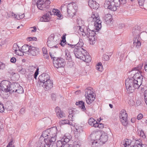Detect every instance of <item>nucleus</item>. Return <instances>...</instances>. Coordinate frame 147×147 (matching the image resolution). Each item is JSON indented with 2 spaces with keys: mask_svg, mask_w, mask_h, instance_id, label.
<instances>
[{
  "mask_svg": "<svg viewBox=\"0 0 147 147\" xmlns=\"http://www.w3.org/2000/svg\"><path fill=\"white\" fill-rule=\"evenodd\" d=\"M89 20L94 22V30H90L89 28L87 29L86 35L88 38L90 44L93 45L95 42V30H96L97 31L100 29L101 27V22L99 19L98 14L96 12L93 13Z\"/></svg>",
  "mask_w": 147,
  "mask_h": 147,
  "instance_id": "obj_1",
  "label": "nucleus"
},
{
  "mask_svg": "<svg viewBox=\"0 0 147 147\" xmlns=\"http://www.w3.org/2000/svg\"><path fill=\"white\" fill-rule=\"evenodd\" d=\"M57 131V128L55 127H53L48 129L42 132L40 138L42 139V138H45L47 137V138L45 139H46L47 140H48L53 145L56 140Z\"/></svg>",
  "mask_w": 147,
  "mask_h": 147,
  "instance_id": "obj_2",
  "label": "nucleus"
},
{
  "mask_svg": "<svg viewBox=\"0 0 147 147\" xmlns=\"http://www.w3.org/2000/svg\"><path fill=\"white\" fill-rule=\"evenodd\" d=\"M74 53L76 58L88 63L91 61V57L87 51L82 48L75 47Z\"/></svg>",
  "mask_w": 147,
  "mask_h": 147,
  "instance_id": "obj_3",
  "label": "nucleus"
},
{
  "mask_svg": "<svg viewBox=\"0 0 147 147\" xmlns=\"http://www.w3.org/2000/svg\"><path fill=\"white\" fill-rule=\"evenodd\" d=\"M125 86L128 93L133 92L135 89L139 88L142 84H139L138 82L134 78H128L125 81Z\"/></svg>",
  "mask_w": 147,
  "mask_h": 147,
  "instance_id": "obj_4",
  "label": "nucleus"
},
{
  "mask_svg": "<svg viewBox=\"0 0 147 147\" xmlns=\"http://www.w3.org/2000/svg\"><path fill=\"white\" fill-rule=\"evenodd\" d=\"M139 29L138 27L135 26L133 28L132 30V35L134 37L133 44L137 48L139 47L141 45L140 36V32Z\"/></svg>",
  "mask_w": 147,
  "mask_h": 147,
  "instance_id": "obj_5",
  "label": "nucleus"
},
{
  "mask_svg": "<svg viewBox=\"0 0 147 147\" xmlns=\"http://www.w3.org/2000/svg\"><path fill=\"white\" fill-rule=\"evenodd\" d=\"M119 0H106L104 4V7L105 8L115 11L117 10V7L119 5Z\"/></svg>",
  "mask_w": 147,
  "mask_h": 147,
  "instance_id": "obj_6",
  "label": "nucleus"
},
{
  "mask_svg": "<svg viewBox=\"0 0 147 147\" xmlns=\"http://www.w3.org/2000/svg\"><path fill=\"white\" fill-rule=\"evenodd\" d=\"M85 96L86 103L88 105L92 103L95 98V95L92 90L91 88H86L85 90Z\"/></svg>",
  "mask_w": 147,
  "mask_h": 147,
  "instance_id": "obj_7",
  "label": "nucleus"
},
{
  "mask_svg": "<svg viewBox=\"0 0 147 147\" xmlns=\"http://www.w3.org/2000/svg\"><path fill=\"white\" fill-rule=\"evenodd\" d=\"M78 7L74 3H71L67 5V16L70 18H73L76 15Z\"/></svg>",
  "mask_w": 147,
  "mask_h": 147,
  "instance_id": "obj_8",
  "label": "nucleus"
},
{
  "mask_svg": "<svg viewBox=\"0 0 147 147\" xmlns=\"http://www.w3.org/2000/svg\"><path fill=\"white\" fill-rule=\"evenodd\" d=\"M71 136L69 134H65L57 142L56 145L57 147H63L65 144H67L71 139Z\"/></svg>",
  "mask_w": 147,
  "mask_h": 147,
  "instance_id": "obj_9",
  "label": "nucleus"
},
{
  "mask_svg": "<svg viewBox=\"0 0 147 147\" xmlns=\"http://www.w3.org/2000/svg\"><path fill=\"white\" fill-rule=\"evenodd\" d=\"M47 45L50 48H58V42L55 37L53 35H51L48 37L47 40Z\"/></svg>",
  "mask_w": 147,
  "mask_h": 147,
  "instance_id": "obj_10",
  "label": "nucleus"
},
{
  "mask_svg": "<svg viewBox=\"0 0 147 147\" xmlns=\"http://www.w3.org/2000/svg\"><path fill=\"white\" fill-rule=\"evenodd\" d=\"M50 2L48 0H38L37 6L41 10H44L49 5Z\"/></svg>",
  "mask_w": 147,
  "mask_h": 147,
  "instance_id": "obj_11",
  "label": "nucleus"
},
{
  "mask_svg": "<svg viewBox=\"0 0 147 147\" xmlns=\"http://www.w3.org/2000/svg\"><path fill=\"white\" fill-rule=\"evenodd\" d=\"M119 116L120 121L122 124L125 126L127 125L128 124L127 115L125 111L124 110H122L120 111Z\"/></svg>",
  "mask_w": 147,
  "mask_h": 147,
  "instance_id": "obj_12",
  "label": "nucleus"
},
{
  "mask_svg": "<svg viewBox=\"0 0 147 147\" xmlns=\"http://www.w3.org/2000/svg\"><path fill=\"white\" fill-rule=\"evenodd\" d=\"M54 66L57 68L63 67L65 63L64 59L61 58H58L56 60L53 61Z\"/></svg>",
  "mask_w": 147,
  "mask_h": 147,
  "instance_id": "obj_13",
  "label": "nucleus"
},
{
  "mask_svg": "<svg viewBox=\"0 0 147 147\" xmlns=\"http://www.w3.org/2000/svg\"><path fill=\"white\" fill-rule=\"evenodd\" d=\"M10 82L8 81L4 80L2 81L0 84L1 89L3 91L6 92L9 91Z\"/></svg>",
  "mask_w": 147,
  "mask_h": 147,
  "instance_id": "obj_14",
  "label": "nucleus"
},
{
  "mask_svg": "<svg viewBox=\"0 0 147 147\" xmlns=\"http://www.w3.org/2000/svg\"><path fill=\"white\" fill-rule=\"evenodd\" d=\"M108 136L107 133L105 132H103L102 133L101 135L98 138V136L96 137L98 140L100 144L102 145L105 144L106 142L108 140Z\"/></svg>",
  "mask_w": 147,
  "mask_h": 147,
  "instance_id": "obj_15",
  "label": "nucleus"
},
{
  "mask_svg": "<svg viewBox=\"0 0 147 147\" xmlns=\"http://www.w3.org/2000/svg\"><path fill=\"white\" fill-rule=\"evenodd\" d=\"M53 145L52 144L46 139L44 138L43 141L38 142L37 147H52Z\"/></svg>",
  "mask_w": 147,
  "mask_h": 147,
  "instance_id": "obj_16",
  "label": "nucleus"
},
{
  "mask_svg": "<svg viewBox=\"0 0 147 147\" xmlns=\"http://www.w3.org/2000/svg\"><path fill=\"white\" fill-rule=\"evenodd\" d=\"M49 76L47 74H43L40 75L38 78L41 84L50 80Z\"/></svg>",
  "mask_w": 147,
  "mask_h": 147,
  "instance_id": "obj_17",
  "label": "nucleus"
},
{
  "mask_svg": "<svg viewBox=\"0 0 147 147\" xmlns=\"http://www.w3.org/2000/svg\"><path fill=\"white\" fill-rule=\"evenodd\" d=\"M28 69L30 72H34L36 70L34 74L33 75H32V78H34L36 79L38 74V68L37 67L36 68V67L35 66L30 65Z\"/></svg>",
  "mask_w": 147,
  "mask_h": 147,
  "instance_id": "obj_18",
  "label": "nucleus"
},
{
  "mask_svg": "<svg viewBox=\"0 0 147 147\" xmlns=\"http://www.w3.org/2000/svg\"><path fill=\"white\" fill-rule=\"evenodd\" d=\"M42 84V86L45 90H49L53 87V82L51 80L44 82Z\"/></svg>",
  "mask_w": 147,
  "mask_h": 147,
  "instance_id": "obj_19",
  "label": "nucleus"
},
{
  "mask_svg": "<svg viewBox=\"0 0 147 147\" xmlns=\"http://www.w3.org/2000/svg\"><path fill=\"white\" fill-rule=\"evenodd\" d=\"M140 72L139 71H138L137 70H136L134 73L135 74L132 78L136 80L138 82V83L139 84H142L143 77Z\"/></svg>",
  "mask_w": 147,
  "mask_h": 147,
  "instance_id": "obj_20",
  "label": "nucleus"
},
{
  "mask_svg": "<svg viewBox=\"0 0 147 147\" xmlns=\"http://www.w3.org/2000/svg\"><path fill=\"white\" fill-rule=\"evenodd\" d=\"M52 15V13L50 12H47L44 14L40 18V21L41 22H47L49 21L51 18V16Z\"/></svg>",
  "mask_w": 147,
  "mask_h": 147,
  "instance_id": "obj_21",
  "label": "nucleus"
},
{
  "mask_svg": "<svg viewBox=\"0 0 147 147\" xmlns=\"http://www.w3.org/2000/svg\"><path fill=\"white\" fill-rule=\"evenodd\" d=\"M30 49L28 54L31 55L35 56L38 54V49L34 47L30 46Z\"/></svg>",
  "mask_w": 147,
  "mask_h": 147,
  "instance_id": "obj_22",
  "label": "nucleus"
},
{
  "mask_svg": "<svg viewBox=\"0 0 147 147\" xmlns=\"http://www.w3.org/2000/svg\"><path fill=\"white\" fill-rule=\"evenodd\" d=\"M84 26H78L76 27L75 28L78 30V32L80 35L83 36L86 35V32H85L84 29Z\"/></svg>",
  "mask_w": 147,
  "mask_h": 147,
  "instance_id": "obj_23",
  "label": "nucleus"
},
{
  "mask_svg": "<svg viewBox=\"0 0 147 147\" xmlns=\"http://www.w3.org/2000/svg\"><path fill=\"white\" fill-rule=\"evenodd\" d=\"M55 109L58 118H61L65 117L64 113L61 110L59 107H57Z\"/></svg>",
  "mask_w": 147,
  "mask_h": 147,
  "instance_id": "obj_24",
  "label": "nucleus"
},
{
  "mask_svg": "<svg viewBox=\"0 0 147 147\" xmlns=\"http://www.w3.org/2000/svg\"><path fill=\"white\" fill-rule=\"evenodd\" d=\"M112 16L109 14H107L105 15L104 17V19L105 23L107 24H110L112 20Z\"/></svg>",
  "mask_w": 147,
  "mask_h": 147,
  "instance_id": "obj_25",
  "label": "nucleus"
},
{
  "mask_svg": "<svg viewBox=\"0 0 147 147\" xmlns=\"http://www.w3.org/2000/svg\"><path fill=\"white\" fill-rule=\"evenodd\" d=\"M18 86V84L17 83H14L13 84L10 83L8 92L11 93L15 92L16 88H17L16 86Z\"/></svg>",
  "mask_w": 147,
  "mask_h": 147,
  "instance_id": "obj_26",
  "label": "nucleus"
},
{
  "mask_svg": "<svg viewBox=\"0 0 147 147\" xmlns=\"http://www.w3.org/2000/svg\"><path fill=\"white\" fill-rule=\"evenodd\" d=\"M68 45L69 46V47L72 48H74L75 47H77L78 48H82V47L83 45V43L82 39H80L79 42L76 44L75 45H72L70 44H68Z\"/></svg>",
  "mask_w": 147,
  "mask_h": 147,
  "instance_id": "obj_27",
  "label": "nucleus"
},
{
  "mask_svg": "<svg viewBox=\"0 0 147 147\" xmlns=\"http://www.w3.org/2000/svg\"><path fill=\"white\" fill-rule=\"evenodd\" d=\"M88 4L91 9L96 8L98 6L96 2L93 0H89L88 1Z\"/></svg>",
  "mask_w": 147,
  "mask_h": 147,
  "instance_id": "obj_28",
  "label": "nucleus"
},
{
  "mask_svg": "<svg viewBox=\"0 0 147 147\" xmlns=\"http://www.w3.org/2000/svg\"><path fill=\"white\" fill-rule=\"evenodd\" d=\"M76 105H78L81 110L83 111H85L86 110L84 105V103L82 101L78 102H76Z\"/></svg>",
  "mask_w": 147,
  "mask_h": 147,
  "instance_id": "obj_29",
  "label": "nucleus"
},
{
  "mask_svg": "<svg viewBox=\"0 0 147 147\" xmlns=\"http://www.w3.org/2000/svg\"><path fill=\"white\" fill-rule=\"evenodd\" d=\"M30 47V46L28 45H24L22 47L21 49L23 53H26L28 54Z\"/></svg>",
  "mask_w": 147,
  "mask_h": 147,
  "instance_id": "obj_30",
  "label": "nucleus"
},
{
  "mask_svg": "<svg viewBox=\"0 0 147 147\" xmlns=\"http://www.w3.org/2000/svg\"><path fill=\"white\" fill-rule=\"evenodd\" d=\"M97 121L92 117L90 118L88 120V123L89 125L92 127H95Z\"/></svg>",
  "mask_w": 147,
  "mask_h": 147,
  "instance_id": "obj_31",
  "label": "nucleus"
},
{
  "mask_svg": "<svg viewBox=\"0 0 147 147\" xmlns=\"http://www.w3.org/2000/svg\"><path fill=\"white\" fill-rule=\"evenodd\" d=\"M131 143V140L128 139H125L121 143L123 146L122 147H129Z\"/></svg>",
  "mask_w": 147,
  "mask_h": 147,
  "instance_id": "obj_32",
  "label": "nucleus"
},
{
  "mask_svg": "<svg viewBox=\"0 0 147 147\" xmlns=\"http://www.w3.org/2000/svg\"><path fill=\"white\" fill-rule=\"evenodd\" d=\"M52 12L53 14H54V15L57 16V17L59 18V19L62 18L61 15L58 9H54L52 10Z\"/></svg>",
  "mask_w": 147,
  "mask_h": 147,
  "instance_id": "obj_33",
  "label": "nucleus"
},
{
  "mask_svg": "<svg viewBox=\"0 0 147 147\" xmlns=\"http://www.w3.org/2000/svg\"><path fill=\"white\" fill-rule=\"evenodd\" d=\"M143 66V64L142 63L139 64L138 67H135L130 72L131 73V74H133L135 72V71L136 70H137L138 71L140 72V70L142 69Z\"/></svg>",
  "mask_w": 147,
  "mask_h": 147,
  "instance_id": "obj_34",
  "label": "nucleus"
},
{
  "mask_svg": "<svg viewBox=\"0 0 147 147\" xmlns=\"http://www.w3.org/2000/svg\"><path fill=\"white\" fill-rule=\"evenodd\" d=\"M91 146L92 147H96L100 146V144L99 140L97 138L96 140H92L91 142Z\"/></svg>",
  "mask_w": 147,
  "mask_h": 147,
  "instance_id": "obj_35",
  "label": "nucleus"
},
{
  "mask_svg": "<svg viewBox=\"0 0 147 147\" xmlns=\"http://www.w3.org/2000/svg\"><path fill=\"white\" fill-rule=\"evenodd\" d=\"M64 55L65 59L67 60L71 59V56L70 55L69 51L67 49H66L65 51Z\"/></svg>",
  "mask_w": 147,
  "mask_h": 147,
  "instance_id": "obj_36",
  "label": "nucleus"
},
{
  "mask_svg": "<svg viewBox=\"0 0 147 147\" xmlns=\"http://www.w3.org/2000/svg\"><path fill=\"white\" fill-rule=\"evenodd\" d=\"M12 17L17 20H19L20 19L23 18L24 17V13L21 15H19L18 16V15L14 14L13 13H11Z\"/></svg>",
  "mask_w": 147,
  "mask_h": 147,
  "instance_id": "obj_37",
  "label": "nucleus"
},
{
  "mask_svg": "<svg viewBox=\"0 0 147 147\" xmlns=\"http://www.w3.org/2000/svg\"><path fill=\"white\" fill-rule=\"evenodd\" d=\"M74 130L75 134L76 133L77 134L78 133L80 134L81 132L83 131V128L81 126H76Z\"/></svg>",
  "mask_w": 147,
  "mask_h": 147,
  "instance_id": "obj_38",
  "label": "nucleus"
},
{
  "mask_svg": "<svg viewBox=\"0 0 147 147\" xmlns=\"http://www.w3.org/2000/svg\"><path fill=\"white\" fill-rule=\"evenodd\" d=\"M17 88H16L15 90V92H16L18 93L21 94L23 92V89L22 87L19 86V85L18 84V86H16Z\"/></svg>",
  "mask_w": 147,
  "mask_h": 147,
  "instance_id": "obj_39",
  "label": "nucleus"
},
{
  "mask_svg": "<svg viewBox=\"0 0 147 147\" xmlns=\"http://www.w3.org/2000/svg\"><path fill=\"white\" fill-rule=\"evenodd\" d=\"M42 51L43 53V55L44 57L48 59L49 57V54L47 53V51L46 48L43 47L42 48Z\"/></svg>",
  "mask_w": 147,
  "mask_h": 147,
  "instance_id": "obj_40",
  "label": "nucleus"
},
{
  "mask_svg": "<svg viewBox=\"0 0 147 147\" xmlns=\"http://www.w3.org/2000/svg\"><path fill=\"white\" fill-rule=\"evenodd\" d=\"M96 69L99 71H102L103 69L101 63H98L96 66Z\"/></svg>",
  "mask_w": 147,
  "mask_h": 147,
  "instance_id": "obj_41",
  "label": "nucleus"
},
{
  "mask_svg": "<svg viewBox=\"0 0 147 147\" xmlns=\"http://www.w3.org/2000/svg\"><path fill=\"white\" fill-rule=\"evenodd\" d=\"M60 124L61 125H63L65 124H68L71 125L70 122L67 120H64L60 121Z\"/></svg>",
  "mask_w": 147,
  "mask_h": 147,
  "instance_id": "obj_42",
  "label": "nucleus"
},
{
  "mask_svg": "<svg viewBox=\"0 0 147 147\" xmlns=\"http://www.w3.org/2000/svg\"><path fill=\"white\" fill-rule=\"evenodd\" d=\"M71 147H80L81 144L79 142H75L73 144H70Z\"/></svg>",
  "mask_w": 147,
  "mask_h": 147,
  "instance_id": "obj_43",
  "label": "nucleus"
},
{
  "mask_svg": "<svg viewBox=\"0 0 147 147\" xmlns=\"http://www.w3.org/2000/svg\"><path fill=\"white\" fill-rule=\"evenodd\" d=\"M17 70L19 72H20L22 74H24L25 73V69H23L22 66L20 65L18 67Z\"/></svg>",
  "mask_w": 147,
  "mask_h": 147,
  "instance_id": "obj_44",
  "label": "nucleus"
},
{
  "mask_svg": "<svg viewBox=\"0 0 147 147\" xmlns=\"http://www.w3.org/2000/svg\"><path fill=\"white\" fill-rule=\"evenodd\" d=\"M77 22L79 26H83L84 24V22L82 20L81 18H79L77 19Z\"/></svg>",
  "mask_w": 147,
  "mask_h": 147,
  "instance_id": "obj_45",
  "label": "nucleus"
},
{
  "mask_svg": "<svg viewBox=\"0 0 147 147\" xmlns=\"http://www.w3.org/2000/svg\"><path fill=\"white\" fill-rule=\"evenodd\" d=\"M104 127V124L102 123H99L97 122L96 124V125L95 127V128H98L100 129H102Z\"/></svg>",
  "mask_w": 147,
  "mask_h": 147,
  "instance_id": "obj_46",
  "label": "nucleus"
},
{
  "mask_svg": "<svg viewBox=\"0 0 147 147\" xmlns=\"http://www.w3.org/2000/svg\"><path fill=\"white\" fill-rule=\"evenodd\" d=\"M136 143L138 144V146L139 147H147V145L146 144L141 143L139 141L137 140Z\"/></svg>",
  "mask_w": 147,
  "mask_h": 147,
  "instance_id": "obj_47",
  "label": "nucleus"
},
{
  "mask_svg": "<svg viewBox=\"0 0 147 147\" xmlns=\"http://www.w3.org/2000/svg\"><path fill=\"white\" fill-rule=\"evenodd\" d=\"M15 53L16 54L22 56L23 55L24 53L22 52L21 49H18L17 51H16Z\"/></svg>",
  "mask_w": 147,
  "mask_h": 147,
  "instance_id": "obj_48",
  "label": "nucleus"
},
{
  "mask_svg": "<svg viewBox=\"0 0 147 147\" xmlns=\"http://www.w3.org/2000/svg\"><path fill=\"white\" fill-rule=\"evenodd\" d=\"M19 47L17 44L16 43H15L13 44V49L14 51L15 52L17 51V50L19 49Z\"/></svg>",
  "mask_w": 147,
  "mask_h": 147,
  "instance_id": "obj_49",
  "label": "nucleus"
},
{
  "mask_svg": "<svg viewBox=\"0 0 147 147\" xmlns=\"http://www.w3.org/2000/svg\"><path fill=\"white\" fill-rule=\"evenodd\" d=\"M139 135L141 137H142L143 138H145L146 137V136L144 133V131L143 130H141L139 133Z\"/></svg>",
  "mask_w": 147,
  "mask_h": 147,
  "instance_id": "obj_50",
  "label": "nucleus"
},
{
  "mask_svg": "<svg viewBox=\"0 0 147 147\" xmlns=\"http://www.w3.org/2000/svg\"><path fill=\"white\" fill-rule=\"evenodd\" d=\"M145 0H138L139 4L140 6L143 5Z\"/></svg>",
  "mask_w": 147,
  "mask_h": 147,
  "instance_id": "obj_51",
  "label": "nucleus"
},
{
  "mask_svg": "<svg viewBox=\"0 0 147 147\" xmlns=\"http://www.w3.org/2000/svg\"><path fill=\"white\" fill-rule=\"evenodd\" d=\"M5 67V64L2 62H0V69H4Z\"/></svg>",
  "mask_w": 147,
  "mask_h": 147,
  "instance_id": "obj_52",
  "label": "nucleus"
},
{
  "mask_svg": "<svg viewBox=\"0 0 147 147\" xmlns=\"http://www.w3.org/2000/svg\"><path fill=\"white\" fill-rule=\"evenodd\" d=\"M128 103L131 106H133L135 104V102L134 101V100L132 99H130L129 100L128 102Z\"/></svg>",
  "mask_w": 147,
  "mask_h": 147,
  "instance_id": "obj_53",
  "label": "nucleus"
},
{
  "mask_svg": "<svg viewBox=\"0 0 147 147\" xmlns=\"http://www.w3.org/2000/svg\"><path fill=\"white\" fill-rule=\"evenodd\" d=\"M30 29L32 32H35L36 30V28L35 26L31 27Z\"/></svg>",
  "mask_w": 147,
  "mask_h": 147,
  "instance_id": "obj_54",
  "label": "nucleus"
},
{
  "mask_svg": "<svg viewBox=\"0 0 147 147\" xmlns=\"http://www.w3.org/2000/svg\"><path fill=\"white\" fill-rule=\"evenodd\" d=\"M4 111V109L3 105L1 103H0V113L3 112Z\"/></svg>",
  "mask_w": 147,
  "mask_h": 147,
  "instance_id": "obj_55",
  "label": "nucleus"
},
{
  "mask_svg": "<svg viewBox=\"0 0 147 147\" xmlns=\"http://www.w3.org/2000/svg\"><path fill=\"white\" fill-rule=\"evenodd\" d=\"M74 110L73 109L72 110V109H71V110H69V117H73L74 115Z\"/></svg>",
  "mask_w": 147,
  "mask_h": 147,
  "instance_id": "obj_56",
  "label": "nucleus"
},
{
  "mask_svg": "<svg viewBox=\"0 0 147 147\" xmlns=\"http://www.w3.org/2000/svg\"><path fill=\"white\" fill-rule=\"evenodd\" d=\"M103 58L106 61L109 60V56L107 55H104L103 56Z\"/></svg>",
  "mask_w": 147,
  "mask_h": 147,
  "instance_id": "obj_57",
  "label": "nucleus"
},
{
  "mask_svg": "<svg viewBox=\"0 0 147 147\" xmlns=\"http://www.w3.org/2000/svg\"><path fill=\"white\" fill-rule=\"evenodd\" d=\"M147 91H145V94H144V99L145 102L147 105V93L146 94Z\"/></svg>",
  "mask_w": 147,
  "mask_h": 147,
  "instance_id": "obj_58",
  "label": "nucleus"
},
{
  "mask_svg": "<svg viewBox=\"0 0 147 147\" xmlns=\"http://www.w3.org/2000/svg\"><path fill=\"white\" fill-rule=\"evenodd\" d=\"M127 0H119V5L120 3L122 4H124L127 2Z\"/></svg>",
  "mask_w": 147,
  "mask_h": 147,
  "instance_id": "obj_59",
  "label": "nucleus"
},
{
  "mask_svg": "<svg viewBox=\"0 0 147 147\" xmlns=\"http://www.w3.org/2000/svg\"><path fill=\"white\" fill-rule=\"evenodd\" d=\"M16 61V59L15 57H12L10 59L11 62L13 63H15Z\"/></svg>",
  "mask_w": 147,
  "mask_h": 147,
  "instance_id": "obj_60",
  "label": "nucleus"
},
{
  "mask_svg": "<svg viewBox=\"0 0 147 147\" xmlns=\"http://www.w3.org/2000/svg\"><path fill=\"white\" fill-rule=\"evenodd\" d=\"M143 117V115L142 114H139L137 117V118L138 120H140L142 119Z\"/></svg>",
  "mask_w": 147,
  "mask_h": 147,
  "instance_id": "obj_61",
  "label": "nucleus"
},
{
  "mask_svg": "<svg viewBox=\"0 0 147 147\" xmlns=\"http://www.w3.org/2000/svg\"><path fill=\"white\" fill-rule=\"evenodd\" d=\"M25 110L24 108H21L20 111V113L21 114H23L25 113Z\"/></svg>",
  "mask_w": 147,
  "mask_h": 147,
  "instance_id": "obj_62",
  "label": "nucleus"
},
{
  "mask_svg": "<svg viewBox=\"0 0 147 147\" xmlns=\"http://www.w3.org/2000/svg\"><path fill=\"white\" fill-rule=\"evenodd\" d=\"M13 143V140H11L10 142L8 144V145L7 146V147H10L11 146H12V144Z\"/></svg>",
  "mask_w": 147,
  "mask_h": 147,
  "instance_id": "obj_63",
  "label": "nucleus"
},
{
  "mask_svg": "<svg viewBox=\"0 0 147 147\" xmlns=\"http://www.w3.org/2000/svg\"><path fill=\"white\" fill-rule=\"evenodd\" d=\"M142 6L143 7V8L145 10H147V2H146Z\"/></svg>",
  "mask_w": 147,
  "mask_h": 147,
  "instance_id": "obj_64",
  "label": "nucleus"
}]
</instances>
